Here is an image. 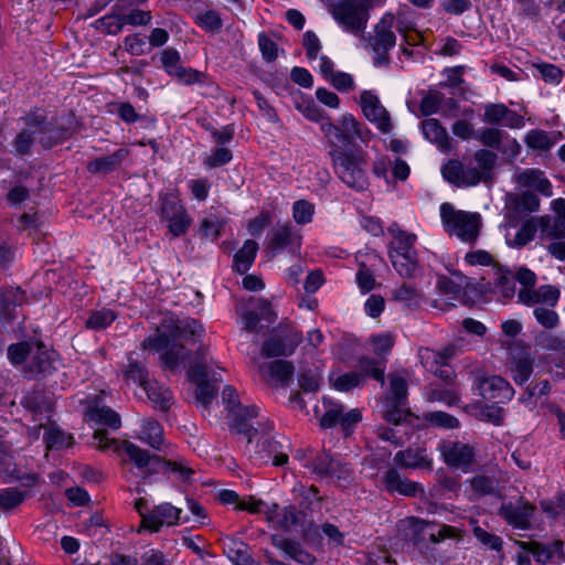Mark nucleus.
I'll return each mask as SVG.
<instances>
[{
	"mask_svg": "<svg viewBox=\"0 0 565 565\" xmlns=\"http://www.w3.org/2000/svg\"><path fill=\"white\" fill-rule=\"evenodd\" d=\"M204 333L202 324L192 318L166 316L154 334L149 335L143 347L161 353L163 366L170 371L184 365L190 358V350L181 341L195 343Z\"/></svg>",
	"mask_w": 565,
	"mask_h": 565,
	"instance_id": "nucleus-1",
	"label": "nucleus"
},
{
	"mask_svg": "<svg viewBox=\"0 0 565 565\" xmlns=\"http://www.w3.org/2000/svg\"><path fill=\"white\" fill-rule=\"evenodd\" d=\"M98 446L103 449L108 448L111 444H117L116 451L127 456L138 469L143 470V479H147L152 473H163L173 476L180 482H191L195 470L189 466L184 458L164 459L158 455H151L147 450L140 448L131 441L124 440L118 443L115 439H109L106 430L97 429L93 435Z\"/></svg>",
	"mask_w": 565,
	"mask_h": 565,
	"instance_id": "nucleus-2",
	"label": "nucleus"
},
{
	"mask_svg": "<svg viewBox=\"0 0 565 565\" xmlns=\"http://www.w3.org/2000/svg\"><path fill=\"white\" fill-rule=\"evenodd\" d=\"M403 540L423 553L427 550L428 541L438 544L447 539H460L461 532L452 525L425 521L416 516H408L399 522Z\"/></svg>",
	"mask_w": 565,
	"mask_h": 565,
	"instance_id": "nucleus-3",
	"label": "nucleus"
},
{
	"mask_svg": "<svg viewBox=\"0 0 565 565\" xmlns=\"http://www.w3.org/2000/svg\"><path fill=\"white\" fill-rule=\"evenodd\" d=\"M329 156L335 175L350 189L356 192L367 190V157L361 149L330 150Z\"/></svg>",
	"mask_w": 565,
	"mask_h": 565,
	"instance_id": "nucleus-4",
	"label": "nucleus"
},
{
	"mask_svg": "<svg viewBox=\"0 0 565 565\" xmlns=\"http://www.w3.org/2000/svg\"><path fill=\"white\" fill-rule=\"evenodd\" d=\"M321 130L332 147L331 150H350L355 139L367 142L372 137L371 130L351 114L343 115L338 124H332L328 119L327 122H322Z\"/></svg>",
	"mask_w": 565,
	"mask_h": 565,
	"instance_id": "nucleus-5",
	"label": "nucleus"
},
{
	"mask_svg": "<svg viewBox=\"0 0 565 565\" xmlns=\"http://www.w3.org/2000/svg\"><path fill=\"white\" fill-rule=\"evenodd\" d=\"M395 15L391 12L383 14L380 21L369 33L365 49L372 53L375 67H387L391 64L390 51L396 44V35L393 32Z\"/></svg>",
	"mask_w": 565,
	"mask_h": 565,
	"instance_id": "nucleus-6",
	"label": "nucleus"
},
{
	"mask_svg": "<svg viewBox=\"0 0 565 565\" xmlns=\"http://www.w3.org/2000/svg\"><path fill=\"white\" fill-rule=\"evenodd\" d=\"M373 0H341L331 9L334 21L343 31L359 35L364 33Z\"/></svg>",
	"mask_w": 565,
	"mask_h": 565,
	"instance_id": "nucleus-7",
	"label": "nucleus"
},
{
	"mask_svg": "<svg viewBox=\"0 0 565 565\" xmlns=\"http://www.w3.org/2000/svg\"><path fill=\"white\" fill-rule=\"evenodd\" d=\"M440 217L445 231L465 243H473L480 234L481 217L478 213L455 210L446 202L440 206Z\"/></svg>",
	"mask_w": 565,
	"mask_h": 565,
	"instance_id": "nucleus-8",
	"label": "nucleus"
},
{
	"mask_svg": "<svg viewBox=\"0 0 565 565\" xmlns=\"http://www.w3.org/2000/svg\"><path fill=\"white\" fill-rule=\"evenodd\" d=\"M160 217L168 223L169 233L173 237L184 235L191 224L192 217L188 214L177 191H170L159 196Z\"/></svg>",
	"mask_w": 565,
	"mask_h": 565,
	"instance_id": "nucleus-9",
	"label": "nucleus"
},
{
	"mask_svg": "<svg viewBox=\"0 0 565 565\" xmlns=\"http://www.w3.org/2000/svg\"><path fill=\"white\" fill-rule=\"evenodd\" d=\"M302 333L289 323H279L262 345L266 358L290 356L302 342Z\"/></svg>",
	"mask_w": 565,
	"mask_h": 565,
	"instance_id": "nucleus-10",
	"label": "nucleus"
},
{
	"mask_svg": "<svg viewBox=\"0 0 565 565\" xmlns=\"http://www.w3.org/2000/svg\"><path fill=\"white\" fill-rule=\"evenodd\" d=\"M447 467L468 472L476 465L477 450L470 444L460 440L444 439L437 447Z\"/></svg>",
	"mask_w": 565,
	"mask_h": 565,
	"instance_id": "nucleus-11",
	"label": "nucleus"
},
{
	"mask_svg": "<svg viewBox=\"0 0 565 565\" xmlns=\"http://www.w3.org/2000/svg\"><path fill=\"white\" fill-rule=\"evenodd\" d=\"M312 473L320 478L347 480L351 475V468L339 455H332L322 450L303 463Z\"/></svg>",
	"mask_w": 565,
	"mask_h": 565,
	"instance_id": "nucleus-12",
	"label": "nucleus"
},
{
	"mask_svg": "<svg viewBox=\"0 0 565 565\" xmlns=\"http://www.w3.org/2000/svg\"><path fill=\"white\" fill-rule=\"evenodd\" d=\"M58 353L49 349L42 341H35V349L23 367V373L28 379H45L57 370Z\"/></svg>",
	"mask_w": 565,
	"mask_h": 565,
	"instance_id": "nucleus-13",
	"label": "nucleus"
},
{
	"mask_svg": "<svg viewBox=\"0 0 565 565\" xmlns=\"http://www.w3.org/2000/svg\"><path fill=\"white\" fill-rule=\"evenodd\" d=\"M258 407L255 405L241 406L232 411L230 429L236 434L245 436L248 443H252L253 438L259 431L269 433L274 428V425L270 422L265 424L258 423V427L253 425L252 420L258 417Z\"/></svg>",
	"mask_w": 565,
	"mask_h": 565,
	"instance_id": "nucleus-14",
	"label": "nucleus"
},
{
	"mask_svg": "<svg viewBox=\"0 0 565 565\" xmlns=\"http://www.w3.org/2000/svg\"><path fill=\"white\" fill-rule=\"evenodd\" d=\"M0 477L4 482L18 481L25 488H32L38 482L36 473L22 472L14 462L11 445L0 436Z\"/></svg>",
	"mask_w": 565,
	"mask_h": 565,
	"instance_id": "nucleus-15",
	"label": "nucleus"
},
{
	"mask_svg": "<svg viewBox=\"0 0 565 565\" xmlns=\"http://www.w3.org/2000/svg\"><path fill=\"white\" fill-rule=\"evenodd\" d=\"M360 105L365 118L375 124L381 132L387 134L393 129L390 114L375 94L363 90L360 95Z\"/></svg>",
	"mask_w": 565,
	"mask_h": 565,
	"instance_id": "nucleus-16",
	"label": "nucleus"
},
{
	"mask_svg": "<svg viewBox=\"0 0 565 565\" xmlns=\"http://www.w3.org/2000/svg\"><path fill=\"white\" fill-rule=\"evenodd\" d=\"M530 270L525 266L508 267L504 265H494L493 286L494 291L504 302L510 301L516 294L515 282L520 284V273Z\"/></svg>",
	"mask_w": 565,
	"mask_h": 565,
	"instance_id": "nucleus-17",
	"label": "nucleus"
},
{
	"mask_svg": "<svg viewBox=\"0 0 565 565\" xmlns=\"http://www.w3.org/2000/svg\"><path fill=\"white\" fill-rule=\"evenodd\" d=\"M475 385L484 399L495 401V403H505L514 395L511 384L501 376H479Z\"/></svg>",
	"mask_w": 565,
	"mask_h": 565,
	"instance_id": "nucleus-18",
	"label": "nucleus"
},
{
	"mask_svg": "<svg viewBox=\"0 0 565 565\" xmlns=\"http://www.w3.org/2000/svg\"><path fill=\"white\" fill-rule=\"evenodd\" d=\"M535 507L529 501L520 498L515 502L502 504L500 508V516L513 527L520 530H529L531 527V519L533 518Z\"/></svg>",
	"mask_w": 565,
	"mask_h": 565,
	"instance_id": "nucleus-19",
	"label": "nucleus"
},
{
	"mask_svg": "<svg viewBox=\"0 0 565 565\" xmlns=\"http://www.w3.org/2000/svg\"><path fill=\"white\" fill-rule=\"evenodd\" d=\"M74 132V118L72 116L52 118L47 121L40 142L44 148L50 149L72 137Z\"/></svg>",
	"mask_w": 565,
	"mask_h": 565,
	"instance_id": "nucleus-20",
	"label": "nucleus"
},
{
	"mask_svg": "<svg viewBox=\"0 0 565 565\" xmlns=\"http://www.w3.org/2000/svg\"><path fill=\"white\" fill-rule=\"evenodd\" d=\"M381 482L386 492L391 494L398 493L404 497L414 498L424 492L420 483L402 477V475L393 467L387 468L383 472Z\"/></svg>",
	"mask_w": 565,
	"mask_h": 565,
	"instance_id": "nucleus-21",
	"label": "nucleus"
},
{
	"mask_svg": "<svg viewBox=\"0 0 565 565\" xmlns=\"http://www.w3.org/2000/svg\"><path fill=\"white\" fill-rule=\"evenodd\" d=\"M483 121L519 129L524 126V118L504 104H488L484 107Z\"/></svg>",
	"mask_w": 565,
	"mask_h": 565,
	"instance_id": "nucleus-22",
	"label": "nucleus"
},
{
	"mask_svg": "<svg viewBox=\"0 0 565 565\" xmlns=\"http://www.w3.org/2000/svg\"><path fill=\"white\" fill-rule=\"evenodd\" d=\"M182 510L169 502L156 505L145 518V529L158 532L162 525L173 526L178 524Z\"/></svg>",
	"mask_w": 565,
	"mask_h": 565,
	"instance_id": "nucleus-23",
	"label": "nucleus"
},
{
	"mask_svg": "<svg viewBox=\"0 0 565 565\" xmlns=\"http://www.w3.org/2000/svg\"><path fill=\"white\" fill-rule=\"evenodd\" d=\"M394 462L405 469L433 470V459L427 454L426 448L423 447H408L405 450L397 451L394 456Z\"/></svg>",
	"mask_w": 565,
	"mask_h": 565,
	"instance_id": "nucleus-24",
	"label": "nucleus"
},
{
	"mask_svg": "<svg viewBox=\"0 0 565 565\" xmlns=\"http://www.w3.org/2000/svg\"><path fill=\"white\" fill-rule=\"evenodd\" d=\"M387 232L392 235L393 239L388 245V257L391 255L398 254H415V243L417 236L413 233H408L402 230L397 223H393L388 226Z\"/></svg>",
	"mask_w": 565,
	"mask_h": 565,
	"instance_id": "nucleus-25",
	"label": "nucleus"
},
{
	"mask_svg": "<svg viewBox=\"0 0 565 565\" xmlns=\"http://www.w3.org/2000/svg\"><path fill=\"white\" fill-rule=\"evenodd\" d=\"M533 365L534 359L529 349L522 347L512 354L510 370L515 384L523 385L527 382L533 373Z\"/></svg>",
	"mask_w": 565,
	"mask_h": 565,
	"instance_id": "nucleus-26",
	"label": "nucleus"
},
{
	"mask_svg": "<svg viewBox=\"0 0 565 565\" xmlns=\"http://www.w3.org/2000/svg\"><path fill=\"white\" fill-rule=\"evenodd\" d=\"M516 182L523 188L534 189L544 196L553 195L552 183L540 169H524L516 175Z\"/></svg>",
	"mask_w": 565,
	"mask_h": 565,
	"instance_id": "nucleus-27",
	"label": "nucleus"
},
{
	"mask_svg": "<svg viewBox=\"0 0 565 565\" xmlns=\"http://www.w3.org/2000/svg\"><path fill=\"white\" fill-rule=\"evenodd\" d=\"M129 154L127 148H119L114 153L89 161L86 170L92 174H108L120 168Z\"/></svg>",
	"mask_w": 565,
	"mask_h": 565,
	"instance_id": "nucleus-28",
	"label": "nucleus"
},
{
	"mask_svg": "<svg viewBox=\"0 0 565 565\" xmlns=\"http://www.w3.org/2000/svg\"><path fill=\"white\" fill-rule=\"evenodd\" d=\"M550 216L544 215L541 217H530L527 218L516 232L510 245L513 247H523L534 239L535 234L539 228L546 230L548 227Z\"/></svg>",
	"mask_w": 565,
	"mask_h": 565,
	"instance_id": "nucleus-29",
	"label": "nucleus"
},
{
	"mask_svg": "<svg viewBox=\"0 0 565 565\" xmlns=\"http://www.w3.org/2000/svg\"><path fill=\"white\" fill-rule=\"evenodd\" d=\"M520 290L518 291V302L532 307L541 305L539 288H535L537 276L533 270H522L520 273Z\"/></svg>",
	"mask_w": 565,
	"mask_h": 565,
	"instance_id": "nucleus-30",
	"label": "nucleus"
},
{
	"mask_svg": "<svg viewBox=\"0 0 565 565\" xmlns=\"http://www.w3.org/2000/svg\"><path fill=\"white\" fill-rule=\"evenodd\" d=\"M298 239L291 223L276 224L268 236V248L273 252H280L296 242L299 245Z\"/></svg>",
	"mask_w": 565,
	"mask_h": 565,
	"instance_id": "nucleus-31",
	"label": "nucleus"
},
{
	"mask_svg": "<svg viewBox=\"0 0 565 565\" xmlns=\"http://www.w3.org/2000/svg\"><path fill=\"white\" fill-rule=\"evenodd\" d=\"M140 441L149 445L158 451H164V437L163 427L161 424L152 418L142 420L141 429L138 435Z\"/></svg>",
	"mask_w": 565,
	"mask_h": 565,
	"instance_id": "nucleus-32",
	"label": "nucleus"
},
{
	"mask_svg": "<svg viewBox=\"0 0 565 565\" xmlns=\"http://www.w3.org/2000/svg\"><path fill=\"white\" fill-rule=\"evenodd\" d=\"M295 500L303 511H318L321 508L323 498L319 494L316 486L297 484L292 489Z\"/></svg>",
	"mask_w": 565,
	"mask_h": 565,
	"instance_id": "nucleus-33",
	"label": "nucleus"
},
{
	"mask_svg": "<svg viewBox=\"0 0 565 565\" xmlns=\"http://www.w3.org/2000/svg\"><path fill=\"white\" fill-rule=\"evenodd\" d=\"M86 416L96 425L107 426L114 430L121 426L119 414L108 406L89 405Z\"/></svg>",
	"mask_w": 565,
	"mask_h": 565,
	"instance_id": "nucleus-34",
	"label": "nucleus"
},
{
	"mask_svg": "<svg viewBox=\"0 0 565 565\" xmlns=\"http://www.w3.org/2000/svg\"><path fill=\"white\" fill-rule=\"evenodd\" d=\"M422 131L427 140L436 143L440 149H450V139L447 130L443 127L438 119L428 118L423 120Z\"/></svg>",
	"mask_w": 565,
	"mask_h": 565,
	"instance_id": "nucleus-35",
	"label": "nucleus"
},
{
	"mask_svg": "<svg viewBox=\"0 0 565 565\" xmlns=\"http://www.w3.org/2000/svg\"><path fill=\"white\" fill-rule=\"evenodd\" d=\"M142 388L146 392L148 399L153 403L154 407H158L162 412L170 409L173 395L168 387L153 380L149 381Z\"/></svg>",
	"mask_w": 565,
	"mask_h": 565,
	"instance_id": "nucleus-36",
	"label": "nucleus"
},
{
	"mask_svg": "<svg viewBox=\"0 0 565 565\" xmlns=\"http://www.w3.org/2000/svg\"><path fill=\"white\" fill-rule=\"evenodd\" d=\"M20 404L33 415L50 414L52 412V403L45 393L40 390L26 392L21 397Z\"/></svg>",
	"mask_w": 565,
	"mask_h": 565,
	"instance_id": "nucleus-37",
	"label": "nucleus"
},
{
	"mask_svg": "<svg viewBox=\"0 0 565 565\" xmlns=\"http://www.w3.org/2000/svg\"><path fill=\"white\" fill-rule=\"evenodd\" d=\"M257 250L258 244L255 241H245L242 248L234 255L233 269L241 275L247 273L254 264Z\"/></svg>",
	"mask_w": 565,
	"mask_h": 565,
	"instance_id": "nucleus-38",
	"label": "nucleus"
},
{
	"mask_svg": "<svg viewBox=\"0 0 565 565\" xmlns=\"http://www.w3.org/2000/svg\"><path fill=\"white\" fill-rule=\"evenodd\" d=\"M385 369L386 360L374 359L370 356H361L359 359V373L363 375V382L366 377H371L381 383L385 384Z\"/></svg>",
	"mask_w": 565,
	"mask_h": 565,
	"instance_id": "nucleus-39",
	"label": "nucleus"
},
{
	"mask_svg": "<svg viewBox=\"0 0 565 565\" xmlns=\"http://www.w3.org/2000/svg\"><path fill=\"white\" fill-rule=\"evenodd\" d=\"M269 377L281 386H287L292 381L295 366L287 360H275L267 366Z\"/></svg>",
	"mask_w": 565,
	"mask_h": 565,
	"instance_id": "nucleus-40",
	"label": "nucleus"
},
{
	"mask_svg": "<svg viewBox=\"0 0 565 565\" xmlns=\"http://www.w3.org/2000/svg\"><path fill=\"white\" fill-rule=\"evenodd\" d=\"M540 209V199L532 192L525 191L515 196L511 202V213L516 217L536 212Z\"/></svg>",
	"mask_w": 565,
	"mask_h": 565,
	"instance_id": "nucleus-41",
	"label": "nucleus"
},
{
	"mask_svg": "<svg viewBox=\"0 0 565 565\" xmlns=\"http://www.w3.org/2000/svg\"><path fill=\"white\" fill-rule=\"evenodd\" d=\"M29 490H21L15 487L0 490V511L9 512L20 507L29 497Z\"/></svg>",
	"mask_w": 565,
	"mask_h": 565,
	"instance_id": "nucleus-42",
	"label": "nucleus"
},
{
	"mask_svg": "<svg viewBox=\"0 0 565 565\" xmlns=\"http://www.w3.org/2000/svg\"><path fill=\"white\" fill-rule=\"evenodd\" d=\"M390 259L394 269L401 277L409 279L415 276L418 265L417 253L405 255L393 254Z\"/></svg>",
	"mask_w": 565,
	"mask_h": 565,
	"instance_id": "nucleus-43",
	"label": "nucleus"
},
{
	"mask_svg": "<svg viewBox=\"0 0 565 565\" xmlns=\"http://www.w3.org/2000/svg\"><path fill=\"white\" fill-rule=\"evenodd\" d=\"M35 349V341H21L8 347L7 354L10 363L14 366L25 363Z\"/></svg>",
	"mask_w": 565,
	"mask_h": 565,
	"instance_id": "nucleus-44",
	"label": "nucleus"
},
{
	"mask_svg": "<svg viewBox=\"0 0 565 565\" xmlns=\"http://www.w3.org/2000/svg\"><path fill=\"white\" fill-rule=\"evenodd\" d=\"M407 402L397 403L396 401H385L383 417L387 423L398 425L406 420L411 415L409 408L406 407Z\"/></svg>",
	"mask_w": 565,
	"mask_h": 565,
	"instance_id": "nucleus-45",
	"label": "nucleus"
},
{
	"mask_svg": "<svg viewBox=\"0 0 565 565\" xmlns=\"http://www.w3.org/2000/svg\"><path fill=\"white\" fill-rule=\"evenodd\" d=\"M393 299L405 303L407 307H418L422 300V292L411 284H402L392 291Z\"/></svg>",
	"mask_w": 565,
	"mask_h": 565,
	"instance_id": "nucleus-46",
	"label": "nucleus"
},
{
	"mask_svg": "<svg viewBox=\"0 0 565 565\" xmlns=\"http://www.w3.org/2000/svg\"><path fill=\"white\" fill-rule=\"evenodd\" d=\"M117 318L115 311L103 308L93 311L85 322L86 328L92 330H104L109 327Z\"/></svg>",
	"mask_w": 565,
	"mask_h": 565,
	"instance_id": "nucleus-47",
	"label": "nucleus"
},
{
	"mask_svg": "<svg viewBox=\"0 0 565 565\" xmlns=\"http://www.w3.org/2000/svg\"><path fill=\"white\" fill-rule=\"evenodd\" d=\"M262 450L267 452L268 458L273 460V465L275 466H284L288 462V455L282 450V445L280 441L266 437L262 441Z\"/></svg>",
	"mask_w": 565,
	"mask_h": 565,
	"instance_id": "nucleus-48",
	"label": "nucleus"
},
{
	"mask_svg": "<svg viewBox=\"0 0 565 565\" xmlns=\"http://www.w3.org/2000/svg\"><path fill=\"white\" fill-rule=\"evenodd\" d=\"M518 544L523 551L531 553L537 563L546 564L553 558V551L551 547H547L537 541H520Z\"/></svg>",
	"mask_w": 565,
	"mask_h": 565,
	"instance_id": "nucleus-49",
	"label": "nucleus"
},
{
	"mask_svg": "<svg viewBox=\"0 0 565 565\" xmlns=\"http://www.w3.org/2000/svg\"><path fill=\"white\" fill-rule=\"evenodd\" d=\"M525 145L533 150L547 151L554 146V141L546 131L532 129L524 137Z\"/></svg>",
	"mask_w": 565,
	"mask_h": 565,
	"instance_id": "nucleus-50",
	"label": "nucleus"
},
{
	"mask_svg": "<svg viewBox=\"0 0 565 565\" xmlns=\"http://www.w3.org/2000/svg\"><path fill=\"white\" fill-rule=\"evenodd\" d=\"M428 401L440 402L448 406L458 405L460 401V392L452 385L450 388L431 387L428 393Z\"/></svg>",
	"mask_w": 565,
	"mask_h": 565,
	"instance_id": "nucleus-51",
	"label": "nucleus"
},
{
	"mask_svg": "<svg viewBox=\"0 0 565 565\" xmlns=\"http://www.w3.org/2000/svg\"><path fill=\"white\" fill-rule=\"evenodd\" d=\"M160 63L170 76H174L183 66L181 55L174 47H167L160 52Z\"/></svg>",
	"mask_w": 565,
	"mask_h": 565,
	"instance_id": "nucleus-52",
	"label": "nucleus"
},
{
	"mask_svg": "<svg viewBox=\"0 0 565 565\" xmlns=\"http://www.w3.org/2000/svg\"><path fill=\"white\" fill-rule=\"evenodd\" d=\"M73 437L58 427L50 426L44 435L47 448L61 449L71 446Z\"/></svg>",
	"mask_w": 565,
	"mask_h": 565,
	"instance_id": "nucleus-53",
	"label": "nucleus"
},
{
	"mask_svg": "<svg viewBox=\"0 0 565 565\" xmlns=\"http://www.w3.org/2000/svg\"><path fill=\"white\" fill-rule=\"evenodd\" d=\"M473 157L480 168V171L489 181H491L498 159L497 154L488 149H479L475 152Z\"/></svg>",
	"mask_w": 565,
	"mask_h": 565,
	"instance_id": "nucleus-54",
	"label": "nucleus"
},
{
	"mask_svg": "<svg viewBox=\"0 0 565 565\" xmlns=\"http://www.w3.org/2000/svg\"><path fill=\"white\" fill-rule=\"evenodd\" d=\"M195 23L206 32L218 33L223 28V20L215 10H206L199 14Z\"/></svg>",
	"mask_w": 565,
	"mask_h": 565,
	"instance_id": "nucleus-55",
	"label": "nucleus"
},
{
	"mask_svg": "<svg viewBox=\"0 0 565 565\" xmlns=\"http://www.w3.org/2000/svg\"><path fill=\"white\" fill-rule=\"evenodd\" d=\"M504 130H501L495 127H486L480 129L475 138L478 139L484 147L490 149H498L500 143H502V138H504Z\"/></svg>",
	"mask_w": 565,
	"mask_h": 565,
	"instance_id": "nucleus-56",
	"label": "nucleus"
},
{
	"mask_svg": "<svg viewBox=\"0 0 565 565\" xmlns=\"http://www.w3.org/2000/svg\"><path fill=\"white\" fill-rule=\"evenodd\" d=\"M26 301V294L20 287H7L1 291L0 302L3 309L22 306Z\"/></svg>",
	"mask_w": 565,
	"mask_h": 565,
	"instance_id": "nucleus-57",
	"label": "nucleus"
},
{
	"mask_svg": "<svg viewBox=\"0 0 565 565\" xmlns=\"http://www.w3.org/2000/svg\"><path fill=\"white\" fill-rule=\"evenodd\" d=\"M321 381L322 377L318 370H302L298 375L299 386L306 393L317 392L320 387Z\"/></svg>",
	"mask_w": 565,
	"mask_h": 565,
	"instance_id": "nucleus-58",
	"label": "nucleus"
},
{
	"mask_svg": "<svg viewBox=\"0 0 565 565\" xmlns=\"http://www.w3.org/2000/svg\"><path fill=\"white\" fill-rule=\"evenodd\" d=\"M370 342L372 344L373 352L381 358L380 360H383L392 351L395 339L391 333H382L372 335L370 338Z\"/></svg>",
	"mask_w": 565,
	"mask_h": 565,
	"instance_id": "nucleus-59",
	"label": "nucleus"
},
{
	"mask_svg": "<svg viewBox=\"0 0 565 565\" xmlns=\"http://www.w3.org/2000/svg\"><path fill=\"white\" fill-rule=\"evenodd\" d=\"M425 419L433 426L448 429L458 428L460 425L457 417L441 411L425 414Z\"/></svg>",
	"mask_w": 565,
	"mask_h": 565,
	"instance_id": "nucleus-60",
	"label": "nucleus"
},
{
	"mask_svg": "<svg viewBox=\"0 0 565 565\" xmlns=\"http://www.w3.org/2000/svg\"><path fill=\"white\" fill-rule=\"evenodd\" d=\"M497 150L507 162H513L520 156L522 147L515 138L505 132L502 143H500Z\"/></svg>",
	"mask_w": 565,
	"mask_h": 565,
	"instance_id": "nucleus-61",
	"label": "nucleus"
},
{
	"mask_svg": "<svg viewBox=\"0 0 565 565\" xmlns=\"http://www.w3.org/2000/svg\"><path fill=\"white\" fill-rule=\"evenodd\" d=\"M125 377L135 384L143 387L150 380L148 379V370L146 365L139 361L129 362Z\"/></svg>",
	"mask_w": 565,
	"mask_h": 565,
	"instance_id": "nucleus-62",
	"label": "nucleus"
},
{
	"mask_svg": "<svg viewBox=\"0 0 565 565\" xmlns=\"http://www.w3.org/2000/svg\"><path fill=\"white\" fill-rule=\"evenodd\" d=\"M224 223L215 215L205 217L200 224V234L211 241H216L221 236Z\"/></svg>",
	"mask_w": 565,
	"mask_h": 565,
	"instance_id": "nucleus-63",
	"label": "nucleus"
},
{
	"mask_svg": "<svg viewBox=\"0 0 565 565\" xmlns=\"http://www.w3.org/2000/svg\"><path fill=\"white\" fill-rule=\"evenodd\" d=\"M258 47L266 63H273L278 57V45L265 32L258 34Z\"/></svg>",
	"mask_w": 565,
	"mask_h": 565,
	"instance_id": "nucleus-64",
	"label": "nucleus"
}]
</instances>
